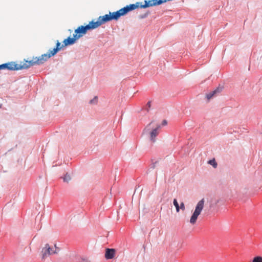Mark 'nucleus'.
Returning <instances> with one entry per match:
<instances>
[{
  "label": "nucleus",
  "instance_id": "1",
  "mask_svg": "<svg viewBox=\"0 0 262 262\" xmlns=\"http://www.w3.org/2000/svg\"><path fill=\"white\" fill-rule=\"evenodd\" d=\"M137 8H139V5L136 3L127 5L116 12L113 13L110 12L108 14H105L103 16H99L97 21H94V20H92L93 24L94 25L95 29L97 28L101 25L105 24L107 21L113 19L118 20L120 16H123L128 12Z\"/></svg>",
  "mask_w": 262,
  "mask_h": 262
},
{
  "label": "nucleus",
  "instance_id": "14",
  "mask_svg": "<svg viewBox=\"0 0 262 262\" xmlns=\"http://www.w3.org/2000/svg\"><path fill=\"white\" fill-rule=\"evenodd\" d=\"M155 122L154 121H151L150 123H149L147 126L145 128L144 131L145 132H147L148 131H149L150 129V127L151 126L152 124H154Z\"/></svg>",
  "mask_w": 262,
  "mask_h": 262
},
{
  "label": "nucleus",
  "instance_id": "19",
  "mask_svg": "<svg viewBox=\"0 0 262 262\" xmlns=\"http://www.w3.org/2000/svg\"><path fill=\"white\" fill-rule=\"evenodd\" d=\"M167 121L164 120L162 121V125H166L167 124Z\"/></svg>",
  "mask_w": 262,
  "mask_h": 262
},
{
  "label": "nucleus",
  "instance_id": "11",
  "mask_svg": "<svg viewBox=\"0 0 262 262\" xmlns=\"http://www.w3.org/2000/svg\"><path fill=\"white\" fill-rule=\"evenodd\" d=\"M252 262H262V257L260 256H255L252 259Z\"/></svg>",
  "mask_w": 262,
  "mask_h": 262
},
{
  "label": "nucleus",
  "instance_id": "5",
  "mask_svg": "<svg viewBox=\"0 0 262 262\" xmlns=\"http://www.w3.org/2000/svg\"><path fill=\"white\" fill-rule=\"evenodd\" d=\"M94 29H95V28L93 24V21H91L87 25L85 26H79L76 29H75L74 34L75 37H76V38L78 39L84 35H85L88 31Z\"/></svg>",
  "mask_w": 262,
  "mask_h": 262
},
{
  "label": "nucleus",
  "instance_id": "15",
  "mask_svg": "<svg viewBox=\"0 0 262 262\" xmlns=\"http://www.w3.org/2000/svg\"><path fill=\"white\" fill-rule=\"evenodd\" d=\"M71 180V177L69 174H66L63 178V181L68 182Z\"/></svg>",
  "mask_w": 262,
  "mask_h": 262
},
{
  "label": "nucleus",
  "instance_id": "6",
  "mask_svg": "<svg viewBox=\"0 0 262 262\" xmlns=\"http://www.w3.org/2000/svg\"><path fill=\"white\" fill-rule=\"evenodd\" d=\"M59 251V249L56 247V245L51 247L49 244H46L41 251L42 258L45 259L50 255L57 253Z\"/></svg>",
  "mask_w": 262,
  "mask_h": 262
},
{
  "label": "nucleus",
  "instance_id": "9",
  "mask_svg": "<svg viewBox=\"0 0 262 262\" xmlns=\"http://www.w3.org/2000/svg\"><path fill=\"white\" fill-rule=\"evenodd\" d=\"M77 39H78L76 38V37H75L74 35V36L73 38H71L70 37H69L68 38L65 39L63 40V45H62V47L73 45L75 43V41Z\"/></svg>",
  "mask_w": 262,
  "mask_h": 262
},
{
  "label": "nucleus",
  "instance_id": "17",
  "mask_svg": "<svg viewBox=\"0 0 262 262\" xmlns=\"http://www.w3.org/2000/svg\"><path fill=\"white\" fill-rule=\"evenodd\" d=\"M181 209L182 210H185V205H184V203L183 202H182L180 204V209Z\"/></svg>",
  "mask_w": 262,
  "mask_h": 262
},
{
  "label": "nucleus",
  "instance_id": "4",
  "mask_svg": "<svg viewBox=\"0 0 262 262\" xmlns=\"http://www.w3.org/2000/svg\"><path fill=\"white\" fill-rule=\"evenodd\" d=\"M205 200L204 199L201 200L196 204L194 211L190 219V223L194 225L196 223L199 215L201 214L204 207Z\"/></svg>",
  "mask_w": 262,
  "mask_h": 262
},
{
  "label": "nucleus",
  "instance_id": "2",
  "mask_svg": "<svg viewBox=\"0 0 262 262\" xmlns=\"http://www.w3.org/2000/svg\"><path fill=\"white\" fill-rule=\"evenodd\" d=\"M61 47L60 46V43L58 41L56 43V48L50 51L49 53L42 54L39 57H33L32 59L30 60L32 66L36 64L39 65L43 63L50 57L55 55L57 52L61 49Z\"/></svg>",
  "mask_w": 262,
  "mask_h": 262
},
{
  "label": "nucleus",
  "instance_id": "16",
  "mask_svg": "<svg viewBox=\"0 0 262 262\" xmlns=\"http://www.w3.org/2000/svg\"><path fill=\"white\" fill-rule=\"evenodd\" d=\"M97 101H98V97L97 96H96L90 101V103L91 104H96V103H97Z\"/></svg>",
  "mask_w": 262,
  "mask_h": 262
},
{
  "label": "nucleus",
  "instance_id": "10",
  "mask_svg": "<svg viewBox=\"0 0 262 262\" xmlns=\"http://www.w3.org/2000/svg\"><path fill=\"white\" fill-rule=\"evenodd\" d=\"M222 90V88H217L215 90L207 94L206 97L208 99H211L214 95L216 94L217 93H220Z\"/></svg>",
  "mask_w": 262,
  "mask_h": 262
},
{
  "label": "nucleus",
  "instance_id": "8",
  "mask_svg": "<svg viewBox=\"0 0 262 262\" xmlns=\"http://www.w3.org/2000/svg\"><path fill=\"white\" fill-rule=\"evenodd\" d=\"M116 250L114 249H106L105 257L107 259H112L114 257Z\"/></svg>",
  "mask_w": 262,
  "mask_h": 262
},
{
  "label": "nucleus",
  "instance_id": "13",
  "mask_svg": "<svg viewBox=\"0 0 262 262\" xmlns=\"http://www.w3.org/2000/svg\"><path fill=\"white\" fill-rule=\"evenodd\" d=\"M208 163L212 165L214 168H216L217 167V163L214 159L209 160L208 161Z\"/></svg>",
  "mask_w": 262,
  "mask_h": 262
},
{
  "label": "nucleus",
  "instance_id": "20",
  "mask_svg": "<svg viewBox=\"0 0 262 262\" xmlns=\"http://www.w3.org/2000/svg\"><path fill=\"white\" fill-rule=\"evenodd\" d=\"M84 262H91V261H89V260H84Z\"/></svg>",
  "mask_w": 262,
  "mask_h": 262
},
{
  "label": "nucleus",
  "instance_id": "3",
  "mask_svg": "<svg viewBox=\"0 0 262 262\" xmlns=\"http://www.w3.org/2000/svg\"><path fill=\"white\" fill-rule=\"evenodd\" d=\"M31 60H25L21 62V64H18L15 62H9L0 65V70L3 69H7L9 70H19L21 69H28L32 67Z\"/></svg>",
  "mask_w": 262,
  "mask_h": 262
},
{
  "label": "nucleus",
  "instance_id": "12",
  "mask_svg": "<svg viewBox=\"0 0 262 262\" xmlns=\"http://www.w3.org/2000/svg\"><path fill=\"white\" fill-rule=\"evenodd\" d=\"M173 205L175 206L176 208V211L177 212H179L180 211V206L179 205V204L177 202V200L176 199L173 200Z\"/></svg>",
  "mask_w": 262,
  "mask_h": 262
},
{
  "label": "nucleus",
  "instance_id": "7",
  "mask_svg": "<svg viewBox=\"0 0 262 262\" xmlns=\"http://www.w3.org/2000/svg\"><path fill=\"white\" fill-rule=\"evenodd\" d=\"M156 126L150 132V139L152 142H155V138L159 134V130L161 128L160 125L156 124Z\"/></svg>",
  "mask_w": 262,
  "mask_h": 262
},
{
  "label": "nucleus",
  "instance_id": "18",
  "mask_svg": "<svg viewBox=\"0 0 262 262\" xmlns=\"http://www.w3.org/2000/svg\"><path fill=\"white\" fill-rule=\"evenodd\" d=\"M146 106L148 107V108H149L150 107V106H151V102L150 101L148 102V103H147Z\"/></svg>",
  "mask_w": 262,
  "mask_h": 262
}]
</instances>
